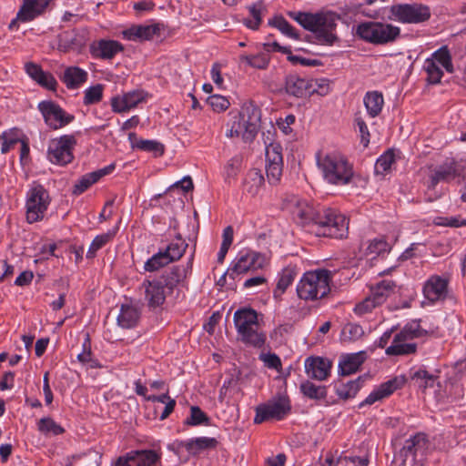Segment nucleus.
<instances>
[{
	"label": "nucleus",
	"mask_w": 466,
	"mask_h": 466,
	"mask_svg": "<svg viewBox=\"0 0 466 466\" xmlns=\"http://www.w3.org/2000/svg\"><path fill=\"white\" fill-rule=\"evenodd\" d=\"M52 0H23L16 16L10 22L9 29H17L19 23L31 22L44 15Z\"/></svg>",
	"instance_id": "dca6fc26"
},
{
	"label": "nucleus",
	"mask_w": 466,
	"mask_h": 466,
	"mask_svg": "<svg viewBox=\"0 0 466 466\" xmlns=\"http://www.w3.org/2000/svg\"><path fill=\"white\" fill-rule=\"evenodd\" d=\"M37 107L44 117L45 123L54 130L66 127L75 119L73 115L66 113L53 101H42Z\"/></svg>",
	"instance_id": "2eb2a0df"
},
{
	"label": "nucleus",
	"mask_w": 466,
	"mask_h": 466,
	"mask_svg": "<svg viewBox=\"0 0 466 466\" xmlns=\"http://www.w3.org/2000/svg\"><path fill=\"white\" fill-rule=\"evenodd\" d=\"M50 203L48 192L42 185H35L30 188L26 198V220L34 223L42 220Z\"/></svg>",
	"instance_id": "9d476101"
},
{
	"label": "nucleus",
	"mask_w": 466,
	"mask_h": 466,
	"mask_svg": "<svg viewBox=\"0 0 466 466\" xmlns=\"http://www.w3.org/2000/svg\"><path fill=\"white\" fill-rule=\"evenodd\" d=\"M296 276L297 272L293 268H285L279 277L277 289L274 291L275 296H277L278 293H279V295L284 293L285 290L292 284Z\"/></svg>",
	"instance_id": "de8ad7c7"
},
{
	"label": "nucleus",
	"mask_w": 466,
	"mask_h": 466,
	"mask_svg": "<svg viewBox=\"0 0 466 466\" xmlns=\"http://www.w3.org/2000/svg\"><path fill=\"white\" fill-rule=\"evenodd\" d=\"M396 21L403 24H420L430 19V7L422 4H399L390 6Z\"/></svg>",
	"instance_id": "f8f14e48"
},
{
	"label": "nucleus",
	"mask_w": 466,
	"mask_h": 466,
	"mask_svg": "<svg viewBox=\"0 0 466 466\" xmlns=\"http://www.w3.org/2000/svg\"><path fill=\"white\" fill-rule=\"evenodd\" d=\"M317 165L324 179L333 185H347L353 177V167L348 159L339 153H319Z\"/></svg>",
	"instance_id": "20e7f679"
},
{
	"label": "nucleus",
	"mask_w": 466,
	"mask_h": 466,
	"mask_svg": "<svg viewBox=\"0 0 466 466\" xmlns=\"http://www.w3.org/2000/svg\"><path fill=\"white\" fill-rule=\"evenodd\" d=\"M426 445L425 435L422 433L415 434L406 440L402 449L395 455V460L400 461L401 464H405L409 457L414 458L419 450Z\"/></svg>",
	"instance_id": "cd10ccee"
},
{
	"label": "nucleus",
	"mask_w": 466,
	"mask_h": 466,
	"mask_svg": "<svg viewBox=\"0 0 466 466\" xmlns=\"http://www.w3.org/2000/svg\"><path fill=\"white\" fill-rule=\"evenodd\" d=\"M136 466H161L160 455L153 450L134 451Z\"/></svg>",
	"instance_id": "79ce46f5"
},
{
	"label": "nucleus",
	"mask_w": 466,
	"mask_h": 466,
	"mask_svg": "<svg viewBox=\"0 0 466 466\" xmlns=\"http://www.w3.org/2000/svg\"><path fill=\"white\" fill-rule=\"evenodd\" d=\"M289 15L302 27L313 32L318 43L332 46L339 40L336 27L338 21L340 20L339 15L331 11L316 14L290 12Z\"/></svg>",
	"instance_id": "f257e3e1"
},
{
	"label": "nucleus",
	"mask_w": 466,
	"mask_h": 466,
	"mask_svg": "<svg viewBox=\"0 0 466 466\" xmlns=\"http://www.w3.org/2000/svg\"><path fill=\"white\" fill-rule=\"evenodd\" d=\"M313 224L318 236L344 238L348 236L349 222L342 214L332 208L318 210Z\"/></svg>",
	"instance_id": "39448f33"
},
{
	"label": "nucleus",
	"mask_w": 466,
	"mask_h": 466,
	"mask_svg": "<svg viewBox=\"0 0 466 466\" xmlns=\"http://www.w3.org/2000/svg\"><path fill=\"white\" fill-rule=\"evenodd\" d=\"M303 394L310 399H323L326 396V390L322 386L314 384L311 381H306L301 384Z\"/></svg>",
	"instance_id": "bf43d9fd"
},
{
	"label": "nucleus",
	"mask_w": 466,
	"mask_h": 466,
	"mask_svg": "<svg viewBox=\"0 0 466 466\" xmlns=\"http://www.w3.org/2000/svg\"><path fill=\"white\" fill-rule=\"evenodd\" d=\"M361 386L362 382L360 379L348 382H339L336 385V393L341 399H351L356 396Z\"/></svg>",
	"instance_id": "37998d69"
},
{
	"label": "nucleus",
	"mask_w": 466,
	"mask_h": 466,
	"mask_svg": "<svg viewBox=\"0 0 466 466\" xmlns=\"http://www.w3.org/2000/svg\"><path fill=\"white\" fill-rule=\"evenodd\" d=\"M25 70L26 74L41 86L49 90L56 89L57 85L56 78L52 74L43 71L39 65L27 62L25 65Z\"/></svg>",
	"instance_id": "bb28decb"
},
{
	"label": "nucleus",
	"mask_w": 466,
	"mask_h": 466,
	"mask_svg": "<svg viewBox=\"0 0 466 466\" xmlns=\"http://www.w3.org/2000/svg\"><path fill=\"white\" fill-rule=\"evenodd\" d=\"M424 70L427 73V81L430 84H439L443 76L442 70L440 66L435 63L434 59H426L424 63Z\"/></svg>",
	"instance_id": "3c124183"
},
{
	"label": "nucleus",
	"mask_w": 466,
	"mask_h": 466,
	"mask_svg": "<svg viewBox=\"0 0 466 466\" xmlns=\"http://www.w3.org/2000/svg\"><path fill=\"white\" fill-rule=\"evenodd\" d=\"M412 379L415 380L417 385L422 389L432 387L436 381V377L434 375L430 374L422 369L418 370L413 374Z\"/></svg>",
	"instance_id": "680f3d73"
},
{
	"label": "nucleus",
	"mask_w": 466,
	"mask_h": 466,
	"mask_svg": "<svg viewBox=\"0 0 466 466\" xmlns=\"http://www.w3.org/2000/svg\"><path fill=\"white\" fill-rule=\"evenodd\" d=\"M329 291V273L325 269L306 272L297 286L298 296L304 300H316Z\"/></svg>",
	"instance_id": "423d86ee"
},
{
	"label": "nucleus",
	"mask_w": 466,
	"mask_h": 466,
	"mask_svg": "<svg viewBox=\"0 0 466 466\" xmlns=\"http://www.w3.org/2000/svg\"><path fill=\"white\" fill-rule=\"evenodd\" d=\"M261 112L254 104H245L241 110L232 116L226 132L228 137H241L245 142H251L260 127Z\"/></svg>",
	"instance_id": "7ed1b4c3"
},
{
	"label": "nucleus",
	"mask_w": 466,
	"mask_h": 466,
	"mask_svg": "<svg viewBox=\"0 0 466 466\" xmlns=\"http://www.w3.org/2000/svg\"><path fill=\"white\" fill-rule=\"evenodd\" d=\"M282 208L290 213L293 219L302 226L313 223L318 212L307 200L294 195L288 196L283 200Z\"/></svg>",
	"instance_id": "ddd939ff"
},
{
	"label": "nucleus",
	"mask_w": 466,
	"mask_h": 466,
	"mask_svg": "<svg viewBox=\"0 0 466 466\" xmlns=\"http://www.w3.org/2000/svg\"><path fill=\"white\" fill-rule=\"evenodd\" d=\"M128 140L133 149L150 152L156 157L162 156L164 154V145L158 141L139 138L137 134L133 132L128 134Z\"/></svg>",
	"instance_id": "2f4dec72"
},
{
	"label": "nucleus",
	"mask_w": 466,
	"mask_h": 466,
	"mask_svg": "<svg viewBox=\"0 0 466 466\" xmlns=\"http://www.w3.org/2000/svg\"><path fill=\"white\" fill-rule=\"evenodd\" d=\"M140 310L137 305L133 303H124L121 305L116 319L117 324L123 329L135 328L140 319Z\"/></svg>",
	"instance_id": "c85d7f7f"
},
{
	"label": "nucleus",
	"mask_w": 466,
	"mask_h": 466,
	"mask_svg": "<svg viewBox=\"0 0 466 466\" xmlns=\"http://www.w3.org/2000/svg\"><path fill=\"white\" fill-rule=\"evenodd\" d=\"M259 360L265 364L268 369L275 370L277 371H280L282 368V363L278 355L275 353H261L259 355Z\"/></svg>",
	"instance_id": "338daca9"
},
{
	"label": "nucleus",
	"mask_w": 466,
	"mask_h": 466,
	"mask_svg": "<svg viewBox=\"0 0 466 466\" xmlns=\"http://www.w3.org/2000/svg\"><path fill=\"white\" fill-rule=\"evenodd\" d=\"M146 96L142 90H133L116 96L111 98L112 110L115 113H123L136 107L139 103L143 102Z\"/></svg>",
	"instance_id": "412c9836"
},
{
	"label": "nucleus",
	"mask_w": 466,
	"mask_h": 466,
	"mask_svg": "<svg viewBox=\"0 0 466 466\" xmlns=\"http://www.w3.org/2000/svg\"><path fill=\"white\" fill-rule=\"evenodd\" d=\"M249 16L243 19V24L249 29L258 30L262 17L267 12V7L262 0H259L248 7Z\"/></svg>",
	"instance_id": "c9c22d12"
},
{
	"label": "nucleus",
	"mask_w": 466,
	"mask_h": 466,
	"mask_svg": "<svg viewBox=\"0 0 466 466\" xmlns=\"http://www.w3.org/2000/svg\"><path fill=\"white\" fill-rule=\"evenodd\" d=\"M410 341L411 340L400 330L394 335L391 345L386 348V354L405 355L414 352L416 345Z\"/></svg>",
	"instance_id": "473e14b6"
},
{
	"label": "nucleus",
	"mask_w": 466,
	"mask_h": 466,
	"mask_svg": "<svg viewBox=\"0 0 466 466\" xmlns=\"http://www.w3.org/2000/svg\"><path fill=\"white\" fill-rule=\"evenodd\" d=\"M364 334L362 327L356 323L346 324L341 331V335L344 339L357 340L360 339Z\"/></svg>",
	"instance_id": "e2e57ef3"
},
{
	"label": "nucleus",
	"mask_w": 466,
	"mask_h": 466,
	"mask_svg": "<svg viewBox=\"0 0 466 466\" xmlns=\"http://www.w3.org/2000/svg\"><path fill=\"white\" fill-rule=\"evenodd\" d=\"M264 184V177L258 169L248 172L244 181V191L254 197L258 195Z\"/></svg>",
	"instance_id": "ea45409f"
},
{
	"label": "nucleus",
	"mask_w": 466,
	"mask_h": 466,
	"mask_svg": "<svg viewBox=\"0 0 466 466\" xmlns=\"http://www.w3.org/2000/svg\"><path fill=\"white\" fill-rule=\"evenodd\" d=\"M431 59H434L435 63L440 64L449 73H453L454 68L451 62V54L446 46H442L435 51Z\"/></svg>",
	"instance_id": "8fccbe9b"
},
{
	"label": "nucleus",
	"mask_w": 466,
	"mask_h": 466,
	"mask_svg": "<svg viewBox=\"0 0 466 466\" xmlns=\"http://www.w3.org/2000/svg\"><path fill=\"white\" fill-rule=\"evenodd\" d=\"M103 91L104 86L101 84L88 87L85 91L83 103L88 106L100 102L103 97Z\"/></svg>",
	"instance_id": "13d9d810"
},
{
	"label": "nucleus",
	"mask_w": 466,
	"mask_h": 466,
	"mask_svg": "<svg viewBox=\"0 0 466 466\" xmlns=\"http://www.w3.org/2000/svg\"><path fill=\"white\" fill-rule=\"evenodd\" d=\"M100 179L99 173H88L84 175L74 186L73 193L80 195L86 191L90 186Z\"/></svg>",
	"instance_id": "864d4df0"
},
{
	"label": "nucleus",
	"mask_w": 466,
	"mask_h": 466,
	"mask_svg": "<svg viewBox=\"0 0 466 466\" xmlns=\"http://www.w3.org/2000/svg\"><path fill=\"white\" fill-rule=\"evenodd\" d=\"M62 80L67 88L75 89L87 80V73L79 67L71 66L65 70Z\"/></svg>",
	"instance_id": "4c0bfd02"
},
{
	"label": "nucleus",
	"mask_w": 466,
	"mask_h": 466,
	"mask_svg": "<svg viewBox=\"0 0 466 466\" xmlns=\"http://www.w3.org/2000/svg\"><path fill=\"white\" fill-rule=\"evenodd\" d=\"M268 25L278 28L282 34L290 38H299L295 28L283 16H275L268 21Z\"/></svg>",
	"instance_id": "09e8293b"
},
{
	"label": "nucleus",
	"mask_w": 466,
	"mask_h": 466,
	"mask_svg": "<svg viewBox=\"0 0 466 466\" xmlns=\"http://www.w3.org/2000/svg\"><path fill=\"white\" fill-rule=\"evenodd\" d=\"M309 96L318 94L319 96H326L330 92V81L325 78L321 79H309Z\"/></svg>",
	"instance_id": "6e6d98bb"
},
{
	"label": "nucleus",
	"mask_w": 466,
	"mask_h": 466,
	"mask_svg": "<svg viewBox=\"0 0 466 466\" xmlns=\"http://www.w3.org/2000/svg\"><path fill=\"white\" fill-rule=\"evenodd\" d=\"M162 25H136L122 32L123 37L129 41L150 40L154 35H159Z\"/></svg>",
	"instance_id": "4be33fe9"
},
{
	"label": "nucleus",
	"mask_w": 466,
	"mask_h": 466,
	"mask_svg": "<svg viewBox=\"0 0 466 466\" xmlns=\"http://www.w3.org/2000/svg\"><path fill=\"white\" fill-rule=\"evenodd\" d=\"M395 284L391 280H383L370 288V295L379 306L382 305L394 292Z\"/></svg>",
	"instance_id": "58836bf2"
},
{
	"label": "nucleus",
	"mask_w": 466,
	"mask_h": 466,
	"mask_svg": "<svg viewBox=\"0 0 466 466\" xmlns=\"http://www.w3.org/2000/svg\"><path fill=\"white\" fill-rule=\"evenodd\" d=\"M116 233V229L109 230L106 233L100 234L96 236L94 240L92 241L87 253H86V258L92 259L95 258L96 252L100 249L102 247H104L106 243L111 241L113 238L115 237Z\"/></svg>",
	"instance_id": "a18cd8bd"
},
{
	"label": "nucleus",
	"mask_w": 466,
	"mask_h": 466,
	"mask_svg": "<svg viewBox=\"0 0 466 466\" xmlns=\"http://www.w3.org/2000/svg\"><path fill=\"white\" fill-rule=\"evenodd\" d=\"M209 419L208 415L198 406L190 408V416L186 420L185 423L190 426H198L201 424H208Z\"/></svg>",
	"instance_id": "052dcab7"
},
{
	"label": "nucleus",
	"mask_w": 466,
	"mask_h": 466,
	"mask_svg": "<svg viewBox=\"0 0 466 466\" xmlns=\"http://www.w3.org/2000/svg\"><path fill=\"white\" fill-rule=\"evenodd\" d=\"M268 253H261L248 248L240 249L235 258V262H258L269 260Z\"/></svg>",
	"instance_id": "49530a36"
},
{
	"label": "nucleus",
	"mask_w": 466,
	"mask_h": 466,
	"mask_svg": "<svg viewBox=\"0 0 466 466\" xmlns=\"http://www.w3.org/2000/svg\"><path fill=\"white\" fill-rule=\"evenodd\" d=\"M241 165V160L238 157H234L229 159L224 167L225 180L228 183L235 179Z\"/></svg>",
	"instance_id": "0e129e2a"
},
{
	"label": "nucleus",
	"mask_w": 466,
	"mask_h": 466,
	"mask_svg": "<svg viewBox=\"0 0 466 466\" xmlns=\"http://www.w3.org/2000/svg\"><path fill=\"white\" fill-rule=\"evenodd\" d=\"M217 444L218 441L214 438L198 437L188 440L186 442L185 447L189 452L198 453V451L205 449L215 448Z\"/></svg>",
	"instance_id": "c03bdc74"
},
{
	"label": "nucleus",
	"mask_w": 466,
	"mask_h": 466,
	"mask_svg": "<svg viewBox=\"0 0 466 466\" xmlns=\"http://www.w3.org/2000/svg\"><path fill=\"white\" fill-rule=\"evenodd\" d=\"M123 50V46L114 40H99L91 46V52L94 56L103 59H111L117 53Z\"/></svg>",
	"instance_id": "7c9ffc66"
},
{
	"label": "nucleus",
	"mask_w": 466,
	"mask_h": 466,
	"mask_svg": "<svg viewBox=\"0 0 466 466\" xmlns=\"http://www.w3.org/2000/svg\"><path fill=\"white\" fill-rule=\"evenodd\" d=\"M363 102L369 116L371 117L379 116L384 105L383 96L378 91L368 92Z\"/></svg>",
	"instance_id": "a19ab883"
},
{
	"label": "nucleus",
	"mask_w": 466,
	"mask_h": 466,
	"mask_svg": "<svg viewBox=\"0 0 466 466\" xmlns=\"http://www.w3.org/2000/svg\"><path fill=\"white\" fill-rule=\"evenodd\" d=\"M395 162V156L392 150H388L381 155L376 161L375 171L377 174L383 175L388 172Z\"/></svg>",
	"instance_id": "4d7b16f0"
},
{
	"label": "nucleus",
	"mask_w": 466,
	"mask_h": 466,
	"mask_svg": "<svg viewBox=\"0 0 466 466\" xmlns=\"http://www.w3.org/2000/svg\"><path fill=\"white\" fill-rule=\"evenodd\" d=\"M76 146L74 135H63L48 143L47 159L56 165L66 166L74 159L73 150Z\"/></svg>",
	"instance_id": "1a4fd4ad"
},
{
	"label": "nucleus",
	"mask_w": 466,
	"mask_h": 466,
	"mask_svg": "<svg viewBox=\"0 0 466 466\" xmlns=\"http://www.w3.org/2000/svg\"><path fill=\"white\" fill-rule=\"evenodd\" d=\"M179 280L180 275L172 272L170 276L145 283V300L147 305L150 308L161 306L166 299L167 289L171 290Z\"/></svg>",
	"instance_id": "6e6552de"
},
{
	"label": "nucleus",
	"mask_w": 466,
	"mask_h": 466,
	"mask_svg": "<svg viewBox=\"0 0 466 466\" xmlns=\"http://www.w3.org/2000/svg\"><path fill=\"white\" fill-rule=\"evenodd\" d=\"M363 361V352L344 355L339 362V371L342 375H350L359 370Z\"/></svg>",
	"instance_id": "e433bc0d"
},
{
	"label": "nucleus",
	"mask_w": 466,
	"mask_h": 466,
	"mask_svg": "<svg viewBox=\"0 0 466 466\" xmlns=\"http://www.w3.org/2000/svg\"><path fill=\"white\" fill-rule=\"evenodd\" d=\"M187 247V243L180 237H177L164 249H160L146 262H158L159 259H167V262H175L183 257Z\"/></svg>",
	"instance_id": "aec40b11"
},
{
	"label": "nucleus",
	"mask_w": 466,
	"mask_h": 466,
	"mask_svg": "<svg viewBox=\"0 0 466 466\" xmlns=\"http://www.w3.org/2000/svg\"><path fill=\"white\" fill-rule=\"evenodd\" d=\"M282 147L279 143H270L266 147V173L270 184H277L282 176Z\"/></svg>",
	"instance_id": "f3484780"
},
{
	"label": "nucleus",
	"mask_w": 466,
	"mask_h": 466,
	"mask_svg": "<svg viewBox=\"0 0 466 466\" xmlns=\"http://www.w3.org/2000/svg\"><path fill=\"white\" fill-rule=\"evenodd\" d=\"M449 279L446 277L433 275L430 277L423 286L425 300L433 304L443 300L448 295Z\"/></svg>",
	"instance_id": "a211bd4d"
},
{
	"label": "nucleus",
	"mask_w": 466,
	"mask_h": 466,
	"mask_svg": "<svg viewBox=\"0 0 466 466\" xmlns=\"http://www.w3.org/2000/svg\"><path fill=\"white\" fill-rule=\"evenodd\" d=\"M77 361L86 370L100 369L101 363L96 359L91 350V340L86 334L82 344V351L76 357Z\"/></svg>",
	"instance_id": "f704fd0d"
},
{
	"label": "nucleus",
	"mask_w": 466,
	"mask_h": 466,
	"mask_svg": "<svg viewBox=\"0 0 466 466\" xmlns=\"http://www.w3.org/2000/svg\"><path fill=\"white\" fill-rule=\"evenodd\" d=\"M240 60L246 62L248 66L258 69H265L268 66V57L261 54L256 56L242 55L240 56Z\"/></svg>",
	"instance_id": "69168bd1"
},
{
	"label": "nucleus",
	"mask_w": 466,
	"mask_h": 466,
	"mask_svg": "<svg viewBox=\"0 0 466 466\" xmlns=\"http://www.w3.org/2000/svg\"><path fill=\"white\" fill-rule=\"evenodd\" d=\"M309 79L297 75H289L286 77V92L295 97H305L309 96Z\"/></svg>",
	"instance_id": "72a5a7b5"
},
{
	"label": "nucleus",
	"mask_w": 466,
	"mask_h": 466,
	"mask_svg": "<svg viewBox=\"0 0 466 466\" xmlns=\"http://www.w3.org/2000/svg\"><path fill=\"white\" fill-rule=\"evenodd\" d=\"M63 248L64 246L62 244L44 245L40 249V253L43 255L41 259L48 260L52 258L64 259L65 258L62 256ZM65 251L69 253L68 258L70 260L75 259L77 261L83 259L84 248L82 247H70L68 249L65 247Z\"/></svg>",
	"instance_id": "393cba45"
},
{
	"label": "nucleus",
	"mask_w": 466,
	"mask_h": 466,
	"mask_svg": "<svg viewBox=\"0 0 466 466\" xmlns=\"http://www.w3.org/2000/svg\"><path fill=\"white\" fill-rule=\"evenodd\" d=\"M238 338L245 344L261 348L266 342V334L261 330L258 313L249 308L237 309L233 316Z\"/></svg>",
	"instance_id": "f03ea898"
},
{
	"label": "nucleus",
	"mask_w": 466,
	"mask_h": 466,
	"mask_svg": "<svg viewBox=\"0 0 466 466\" xmlns=\"http://www.w3.org/2000/svg\"><path fill=\"white\" fill-rule=\"evenodd\" d=\"M331 361L322 357H309L305 360L307 375L318 380H325L330 373Z\"/></svg>",
	"instance_id": "5701e85b"
},
{
	"label": "nucleus",
	"mask_w": 466,
	"mask_h": 466,
	"mask_svg": "<svg viewBox=\"0 0 466 466\" xmlns=\"http://www.w3.org/2000/svg\"><path fill=\"white\" fill-rule=\"evenodd\" d=\"M38 430L46 435H60L64 429L51 418H43L38 422Z\"/></svg>",
	"instance_id": "5fc2aeb1"
},
{
	"label": "nucleus",
	"mask_w": 466,
	"mask_h": 466,
	"mask_svg": "<svg viewBox=\"0 0 466 466\" xmlns=\"http://www.w3.org/2000/svg\"><path fill=\"white\" fill-rule=\"evenodd\" d=\"M290 401L286 396L273 398L256 409L255 423L266 420H280L290 411Z\"/></svg>",
	"instance_id": "9b49d317"
},
{
	"label": "nucleus",
	"mask_w": 466,
	"mask_h": 466,
	"mask_svg": "<svg viewBox=\"0 0 466 466\" xmlns=\"http://www.w3.org/2000/svg\"><path fill=\"white\" fill-rule=\"evenodd\" d=\"M404 380L401 378H394L384 383H381L379 387L374 389L368 397L360 404V407L364 405H371L378 400H380L390 394H392L397 389L400 388Z\"/></svg>",
	"instance_id": "b1692460"
},
{
	"label": "nucleus",
	"mask_w": 466,
	"mask_h": 466,
	"mask_svg": "<svg viewBox=\"0 0 466 466\" xmlns=\"http://www.w3.org/2000/svg\"><path fill=\"white\" fill-rule=\"evenodd\" d=\"M400 30L398 26L380 22H364L356 28V35L366 42L375 45H384L393 42Z\"/></svg>",
	"instance_id": "0eeeda50"
},
{
	"label": "nucleus",
	"mask_w": 466,
	"mask_h": 466,
	"mask_svg": "<svg viewBox=\"0 0 466 466\" xmlns=\"http://www.w3.org/2000/svg\"><path fill=\"white\" fill-rule=\"evenodd\" d=\"M234 238V229L232 226H228L224 228L222 233V243L220 249L218 253V261L222 262L232 245Z\"/></svg>",
	"instance_id": "603ef678"
},
{
	"label": "nucleus",
	"mask_w": 466,
	"mask_h": 466,
	"mask_svg": "<svg viewBox=\"0 0 466 466\" xmlns=\"http://www.w3.org/2000/svg\"><path fill=\"white\" fill-rule=\"evenodd\" d=\"M459 176H461V170L455 162L441 165L430 177L429 189H434L441 181L450 182Z\"/></svg>",
	"instance_id": "a878e982"
},
{
	"label": "nucleus",
	"mask_w": 466,
	"mask_h": 466,
	"mask_svg": "<svg viewBox=\"0 0 466 466\" xmlns=\"http://www.w3.org/2000/svg\"><path fill=\"white\" fill-rule=\"evenodd\" d=\"M400 332L412 340L417 338H423L427 335L433 334L435 328L428 323L427 319H413L408 322Z\"/></svg>",
	"instance_id": "c756f323"
},
{
	"label": "nucleus",
	"mask_w": 466,
	"mask_h": 466,
	"mask_svg": "<svg viewBox=\"0 0 466 466\" xmlns=\"http://www.w3.org/2000/svg\"><path fill=\"white\" fill-rule=\"evenodd\" d=\"M378 306L379 305L375 303L374 299H372V297L369 294V296H367L362 301L355 306L354 312L357 315H364L370 312Z\"/></svg>",
	"instance_id": "774afa93"
},
{
	"label": "nucleus",
	"mask_w": 466,
	"mask_h": 466,
	"mask_svg": "<svg viewBox=\"0 0 466 466\" xmlns=\"http://www.w3.org/2000/svg\"><path fill=\"white\" fill-rule=\"evenodd\" d=\"M57 48L60 52H79L86 44V30H68L57 35Z\"/></svg>",
	"instance_id": "6ab92c4d"
},
{
	"label": "nucleus",
	"mask_w": 466,
	"mask_h": 466,
	"mask_svg": "<svg viewBox=\"0 0 466 466\" xmlns=\"http://www.w3.org/2000/svg\"><path fill=\"white\" fill-rule=\"evenodd\" d=\"M398 237H395L393 242H390L388 237L380 235L372 239L361 242L360 246V258L366 260H385L391 252L394 243Z\"/></svg>",
	"instance_id": "4468645a"
}]
</instances>
